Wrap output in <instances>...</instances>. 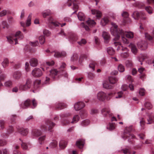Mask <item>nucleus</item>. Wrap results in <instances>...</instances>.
I'll return each instance as SVG.
<instances>
[{
    "mask_svg": "<svg viewBox=\"0 0 154 154\" xmlns=\"http://www.w3.org/2000/svg\"><path fill=\"white\" fill-rule=\"evenodd\" d=\"M112 27L110 29V31L112 34L115 37L116 40L119 39V37L121 36L122 40L123 43L125 44H128L129 41L125 37V32L122 29H117V26L113 23H112Z\"/></svg>",
    "mask_w": 154,
    "mask_h": 154,
    "instance_id": "f257e3e1",
    "label": "nucleus"
},
{
    "mask_svg": "<svg viewBox=\"0 0 154 154\" xmlns=\"http://www.w3.org/2000/svg\"><path fill=\"white\" fill-rule=\"evenodd\" d=\"M8 42L11 44L16 45L17 44V39H22L23 35L21 34L20 31H17L15 34H11L7 37Z\"/></svg>",
    "mask_w": 154,
    "mask_h": 154,
    "instance_id": "f03ea898",
    "label": "nucleus"
},
{
    "mask_svg": "<svg viewBox=\"0 0 154 154\" xmlns=\"http://www.w3.org/2000/svg\"><path fill=\"white\" fill-rule=\"evenodd\" d=\"M113 93H110L106 94L105 92L101 91L99 92L97 94V99L100 101H104L106 100H109L113 95Z\"/></svg>",
    "mask_w": 154,
    "mask_h": 154,
    "instance_id": "7ed1b4c3",
    "label": "nucleus"
},
{
    "mask_svg": "<svg viewBox=\"0 0 154 154\" xmlns=\"http://www.w3.org/2000/svg\"><path fill=\"white\" fill-rule=\"evenodd\" d=\"M55 124L53 122H51L49 120L47 121L45 124H43L40 127L41 128L42 130H45L46 129L47 127L46 125L48 126V130L51 131L52 129L53 126H54Z\"/></svg>",
    "mask_w": 154,
    "mask_h": 154,
    "instance_id": "20e7f679",
    "label": "nucleus"
},
{
    "mask_svg": "<svg viewBox=\"0 0 154 154\" xmlns=\"http://www.w3.org/2000/svg\"><path fill=\"white\" fill-rule=\"evenodd\" d=\"M31 81L30 79H27L26 83L23 85H21L19 86V88L21 90L25 91L30 88L31 87Z\"/></svg>",
    "mask_w": 154,
    "mask_h": 154,
    "instance_id": "39448f33",
    "label": "nucleus"
},
{
    "mask_svg": "<svg viewBox=\"0 0 154 154\" xmlns=\"http://www.w3.org/2000/svg\"><path fill=\"white\" fill-rule=\"evenodd\" d=\"M32 74L35 77H39L42 75L43 73L40 69L35 68L32 71Z\"/></svg>",
    "mask_w": 154,
    "mask_h": 154,
    "instance_id": "423d86ee",
    "label": "nucleus"
},
{
    "mask_svg": "<svg viewBox=\"0 0 154 154\" xmlns=\"http://www.w3.org/2000/svg\"><path fill=\"white\" fill-rule=\"evenodd\" d=\"M54 53V57L57 58L62 57H65L66 55V53L64 51L60 52L56 51H54L51 52V54Z\"/></svg>",
    "mask_w": 154,
    "mask_h": 154,
    "instance_id": "0eeeda50",
    "label": "nucleus"
},
{
    "mask_svg": "<svg viewBox=\"0 0 154 154\" xmlns=\"http://www.w3.org/2000/svg\"><path fill=\"white\" fill-rule=\"evenodd\" d=\"M85 106V103L81 101L75 103L74 105V107L76 111L79 110Z\"/></svg>",
    "mask_w": 154,
    "mask_h": 154,
    "instance_id": "6e6552de",
    "label": "nucleus"
},
{
    "mask_svg": "<svg viewBox=\"0 0 154 154\" xmlns=\"http://www.w3.org/2000/svg\"><path fill=\"white\" fill-rule=\"evenodd\" d=\"M91 13L93 15H94L96 18L99 19L102 16V13L100 11L93 9L91 10Z\"/></svg>",
    "mask_w": 154,
    "mask_h": 154,
    "instance_id": "1a4fd4ad",
    "label": "nucleus"
},
{
    "mask_svg": "<svg viewBox=\"0 0 154 154\" xmlns=\"http://www.w3.org/2000/svg\"><path fill=\"white\" fill-rule=\"evenodd\" d=\"M102 114L104 116H106L107 114H108L109 116H111L112 114L110 112L109 108L108 107H106L103 108L101 110Z\"/></svg>",
    "mask_w": 154,
    "mask_h": 154,
    "instance_id": "9d476101",
    "label": "nucleus"
},
{
    "mask_svg": "<svg viewBox=\"0 0 154 154\" xmlns=\"http://www.w3.org/2000/svg\"><path fill=\"white\" fill-rule=\"evenodd\" d=\"M69 40L70 42L73 43L78 40V37L75 34L70 33L69 35Z\"/></svg>",
    "mask_w": 154,
    "mask_h": 154,
    "instance_id": "9b49d317",
    "label": "nucleus"
},
{
    "mask_svg": "<svg viewBox=\"0 0 154 154\" xmlns=\"http://www.w3.org/2000/svg\"><path fill=\"white\" fill-rule=\"evenodd\" d=\"M102 36L104 39L105 42L106 43H108L110 38L109 34L107 32H103Z\"/></svg>",
    "mask_w": 154,
    "mask_h": 154,
    "instance_id": "f8f14e48",
    "label": "nucleus"
},
{
    "mask_svg": "<svg viewBox=\"0 0 154 154\" xmlns=\"http://www.w3.org/2000/svg\"><path fill=\"white\" fill-rule=\"evenodd\" d=\"M58 71L56 69H53L50 71L49 76L53 79H54L57 76Z\"/></svg>",
    "mask_w": 154,
    "mask_h": 154,
    "instance_id": "ddd939ff",
    "label": "nucleus"
},
{
    "mask_svg": "<svg viewBox=\"0 0 154 154\" xmlns=\"http://www.w3.org/2000/svg\"><path fill=\"white\" fill-rule=\"evenodd\" d=\"M143 12H139L137 11H134V12L132 15V16L133 18L136 20H138L139 18H140L141 14Z\"/></svg>",
    "mask_w": 154,
    "mask_h": 154,
    "instance_id": "4468645a",
    "label": "nucleus"
},
{
    "mask_svg": "<svg viewBox=\"0 0 154 154\" xmlns=\"http://www.w3.org/2000/svg\"><path fill=\"white\" fill-rule=\"evenodd\" d=\"M128 46L131 48V51L132 53L135 54L137 52V49L136 46L132 43H130L128 45Z\"/></svg>",
    "mask_w": 154,
    "mask_h": 154,
    "instance_id": "2eb2a0df",
    "label": "nucleus"
},
{
    "mask_svg": "<svg viewBox=\"0 0 154 154\" xmlns=\"http://www.w3.org/2000/svg\"><path fill=\"white\" fill-rule=\"evenodd\" d=\"M30 63L31 66L35 67L38 65V61L36 59L33 58L30 60Z\"/></svg>",
    "mask_w": 154,
    "mask_h": 154,
    "instance_id": "dca6fc26",
    "label": "nucleus"
},
{
    "mask_svg": "<svg viewBox=\"0 0 154 154\" xmlns=\"http://www.w3.org/2000/svg\"><path fill=\"white\" fill-rule=\"evenodd\" d=\"M31 103L30 100L27 99L25 101L24 103L21 105V107L23 109H26L30 106Z\"/></svg>",
    "mask_w": 154,
    "mask_h": 154,
    "instance_id": "f3484780",
    "label": "nucleus"
},
{
    "mask_svg": "<svg viewBox=\"0 0 154 154\" xmlns=\"http://www.w3.org/2000/svg\"><path fill=\"white\" fill-rule=\"evenodd\" d=\"M85 143L84 140L82 139H80L76 141V144L79 148H82Z\"/></svg>",
    "mask_w": 154,
    "mask_h": 154,
    "instance_id": "a211bd4d",
    "label": "nucleus"
},
{
    "mask_svg": "<svg viewBox=\"0 0 154 154\" xmlns=\"http://www.w3.org/2000/svg\"><path fill=\"white\" fill-rule=\"evenodd\" d=\"M67 143L66 141L64 140H61L59 143V146L61 149L65 148L67 145Z\"/></svg>",
    "mask_w": 154,
    "mask_h": 154,
    "instance_id": "6ab92c4d",
    "label": "nucleus"
},
{
    "mask_svg": "<svg viewBox=\"0 0 154 154\" xmlns=\"http://www.w3.org/2000/svg\"><path fill=\"white\" fill-rule=\"evenodd\" d=\"M21 74L20 72H16L14 73L13 75V78L16 80L19 79L21 76Z\"/></svg>",
    "mask_w": 154,
    "mask_h": 154,
    "instance_id": "aec40b11",
    "label": "nucleus"
},
{
    "mask_svg": "<svg viewBox=\"0 0 154 154\" xmlns=\"http://www.w3.org/2000/svg\"><path fill=\"white\" fill-rule=\"evenodd\" d=\"M86 23L90 27H93L96 24V23L93 20L90 19L86 21Z\"/></svg>",
    "mask_w": 154,
    "mask_h": 154,
    "instance_id": "412c9836",
    "label": "nucleus"
},
{
    "mask_svg": "<svg viewBox=\"0 0 154 154\" xmlns=\"http://www.w3.org/2000/svg\"><path fill=\"white\" fill-rule=\"evenodd\" d=\"M147 57L146 55L145 54H141L138 57V60L139 62H141L140 64L141 65L142 64V62L146 59Z\"/></svg>",
    "mask_w": 154,
    "mask_h": 154,
    "instance_id": "4be33fe9",
    "label": "nucleus"
},
{
    "mask_svg": "<svg viewBox=\"0 0 154 154\" xmlns=\"http://www.w3.org/2000/svg\"><path fill=\"white\" fill-rule=\"evenodd\" d=\"M19 133L23 136L26 135L28 132V130L27 129L21 128L18 131Z\"/></svg>",
    "mask_w": 154,
    "mask_h": 154,
    "instance_id": "5701e85b",
    "label": "nucleus"
},
{
    "mask_svg": "<svg viewBox=\"0 0 154 154\" xmlns=\"http://www.w3.org/2000/svg\"><path fill=\"white\" fill-rule=\"evenodd\" d=\"M48 23L50 24H52L55 26H58L59 25L57 22H53V19L51 17H49L48 19Z\"/></svg>",
    "mask_w": 154,
    "mask_h": 154,
    "instance_id": "b1692460",
    "label": "nucleus"
},
{
    "mask_svg": "<svg viewBox=\"0 0 154 154\" xmlns=\"http://www.w3.org/2000/svg\"><path fill=\"white\" fill-rule=\"evenodd\" d=\"M109 22V20L108 18L105 17L102 19L101 20V25L104 26L107 24Z\"/></svg>",
    "mask_w": 154,
    "mask_h": 154,
    "instance_id": "393cba45",
    "label": "nucleus"
},
{
    "mask_svg": "<svg viewBox=\"0 0 154 154\" xmlns=\"http://www.w3.org/2000/svg\"><path fill=\"white\" fill-rule=\"evenodd\" d=\"M32 133L34 136L38 137L41 135L42 132L38 129H36L33 130Z\"/></svg>",
    "mask_w": 154,
    "mask_h": 154,
    "instance_id": "a878e982",
    "label": "nucleus"
},
{
    "mask_svg": "<svg viewBox=\"0 0 154 154\" xmlns=\"http://www.w3.org/2000/svg\"><path fill=\"white\" fill-rule=\"evenodd\" d=\"M42 15L44 17H46L47 16H49L51 14L50 10H45L42 12Z\"/></svg>",
    "mask_w": 154,
    "mask_h": 154,
    "instance_id": "bb28decb",
    "label": "nucleus"
},
{
    "mask_svg": "<svg viewBox=\"0 0 154 154\" xmlns=\"http://www.w3.org/2000/svg\"><path fill=\"white\" fill-rule=\"evenodd\" d=\"M77 16L79 19L80 21H84L85 18V16L84 14L82 12H79Z\"/></svg>",
    "mask_w": 154,
    "mask_h": 154,
    "instance_id": "cd10ccee",
    "label": "nucleus"
},
{
    "mask_svg": "<svg viewBox=\"0 0 154 154\" xmlns=\"http://www.w3.org/2000/svg\"><path fill=\"white\" fill-rule=\"evenodd\" d=\"M77 0H73L72 2L73 4V9L74 10H75V11L74 12L73 14H74L78 10L79 6L76 3Z\"/></svg>",
    "mask_w": 154,
    "mask_h": 154,
    "instance_id": "c85d7f7f",
    "label": "nucleus"
},
{
    "mask_svg": "<svg viewBox=\"0 0 154 154\" xmlns=\"http://www.w3.org/2000/svg\"><path fill=\"white\" fill-rule=\"evenodd\" d=\"M9 60L7 58L4 59L2 63V65L3 67L4 68H6L8 65Z\"/></svg>",
    "mask_w": 154,
    "mask_h": 154,
    "instance_id": "c756f323",
    "label": "nucleus"
},
{
    "mask_svg": "<svg viewBox=\"0 0 154 154\" xmlns=\"http://www.w3.org/2000/svg\"><path fill=\"white\" fill-rule=\"evenodd\" d=\"M103 87L104 88L107 89H109L111 88L112 86L110 85L108 81H105L103 83Z\"/></svg>",
    "mask_w": 154,
    "mask_h": 154,
    "instance_id": "7c9ffc66",
    "label": "nucleus"
},
{
    "mask_svg": "<svg viewBox=\"0 0 154 154\" xmlns=\"http://www.w3.org/2000/svg\"><path fill=\"white\" fill-rule=\"evenodd\" d=\"M140 22L141 23H143L144 24L146 23L147 22V18L145 15L143 13H142L141 14V16L140 17Z\"/></svg>",
    "mask_w": 154,
    "mask_h": 154,
    "instance_id": "2f4dec72",
    "label": "nucleus"
},
{
    "mask_svg": "<svg viewBox=\"0 0 154 154\" xmlns=\"http://www.w3.org/2000/svg\"><path fill=\"white\" fill-rule=\"evenodd\" d=\"M118 80V79L115 77H110L109 78V81L111 84H115Z\"/></svg>",
    "mask_w": 154,
    "mask_h": 154,
    "instance_id": "473e14b6",
    "label": "nucleus"
},
{
    "mask_svg": "<svg viewBox=\"0 0 154 154\" xmlns=\"http://www.w3.org/2000/svg\"><path fill=\"white\" fill-rule=\"evenodd\" d=\"M21 146L23 149H28L30 146V144L28 143H23L21 144Z\"/></svg>",
    "mask_w": 154,
    "mask_h": 154,
    "instance_id": "72a5a7b5",
    "label": "nucleus"
},
{
    "mask_svg": "<svg viewBox=\"0 0 154 154\" xmlns=\"http://www.w3.org/2000/svg\"><path fill=\"white\" fill-rule=\"evenodd\" d=\"M66 105V104L64 103H60L56 104V107L57 109H61L64 108Z\"/></svg>",
    "mask_w": 154,
    "mask_h": 154,
    "instance_id": "f704fd0d",
    "label": "nucleus"
},
{
    "mask_svg": "<svg viewBox=\"0 0 154 154\" xmlns=\"http://www.w3.org/2000/svg\"><path fill=\"white\" fill-rule=\"evenodd\" d=\"M107 51L108 53L110 55H112L115 54L114 50L111 47H109L107 48Z\"/></svg>",
    "mask_w": 154,
    "mask_h": 154,
    "instance_id": "c9c22d12",
    "label": "nucleus"
},
{
    "mask_svg": "<svg viewBox=\"0 0 154 154\" xmlns=\"http://www.w3.org/2000/svg\"><path fill=\"white\" fill-rule=\"evenodd\" d=\"M32 17V14H30L29 15L27 20L26 25V26H29L31 24V21Z\"/></svg>",
    "mask_w": 154,
    "mask_h": 154,
    "instance_id": "e433bc0d",
    "label": "nucleus"
},
{
    "mask_svg": "<svg viewBox=\"0 0 154 154\" xmlns=\"http://www.w3.org/2000/svg\"><path fill=\"white\" fill-rule=\"evenodd\" d=\"M125 35L128 38H133L134 37V33L131 32H126Z\"/></svg>",
    "mask_w": 154,
    "mask_h": 154,
    "instance_id": "4c0bfd02",
    "label": "nucleus"
},
{
    "mask_svg": "<svg viewBox=\"0 0 154 154\" xmlns=\"http://www.w3.org/2000/svg\"><path fill=\"white\" fill-rule=\"evenodd\" d=\"M118 70L121 72H123L125 71V67L122 64H119L118 67Z\"/></svg>",
    "mask_w": 154,
    "mask_h": 154,
    "instance_id": "58836bf2",
    "label": "nucleus"
},
{
    "mask_svg": "<svg viewBox=\"0 0 154 154\" xmlns=\"http://www.w3.org/2000/svg\"><path fill=\"white\" fill-rule=\"evenodd\" d=\"M90 121L88 120H84L81 122V125L83 126H87L89 125Z\"/></svg>",
    "mask_w": 154,
    "mask_h": 154,
    "instance_id": "ea45409f",
    "label": "nucleus"
},
{
    "mask_svg": "<svg viewBox=\"0 0 154 154\" xmlns=\"http://www.w3.org/2000/svg\"><path fill=\"white\" fill-rule=\"evenodd\" d=\"M79 117L78 115H75L73 117L72 123H76L79 120Z\"/></svg>",
    "mask_w": 154,
    "mask_h": 154,
    "instance_id": "a19ab883",
    "label": "nucleus"
},
{
    "mask_svg": "<svg viewBox=\"0 0 154 154\" xmlns=\"http://www.w3.org/2000/svg\"><path fill=\"white\" fill-rule=\"evenodd\" d=\"M78 56L77 54H74L71 57V60L73 61H76L78 60Z\"/></svg>",
    "mask_w": 154,
    "mask_h": 154,
    "instance_id": "79ce46f5",
    "label": "nucleus"
},
{
    "mask_svg": "<svg viewBox=\"0 0 154 154\" xmlns=\"http://www.w3.org/2000/svg\"><path fill=\"white\" fill-rule=\"evenodd\" d=\"M57 145V142L56 140H54L50 144V146L51 148L55 147Z\"/></svg>",
    "mask_w": 154,
    "mask_h": 154,
    "instance_id": "37998d69",
    "label": "nucleus"
},
{
    "mask_svg": "<svg viewBox=\"0 0 154 154\" xmlns=\"http://www.w3.org/2000/svg\"><path fill=\"white\" fill-rule=\"evenodd\" d=\"M39 41L41 44L42 45L45 42V39L43 36H40L39 38Z\"/></svg>",
    "mask_w": 154,
    "mask_h": 154,
    "instance_id": "c03bdc74",
    "label": "nucleus"
},
{
    "mask_svg": "<svg viewBox=\"0 0 154 154\" xmlns=\"http://www.w3.org/2000/svg\"><path fill=\"white\" fill-rule=\"evenodd\" d=\"M148 124H150L153 122H154V116H152V117H149L148 119H147Z\"/></svg>",
    "mask_w": 154,
    "mask_h": 154,
    "instance_id": "a18cd8bd",
    "label": "nucleus"
},
{
    "mask_svg": "<svg viewBox=\"0 0 154 154\" xmlns=\"http://www.w3.org/2000/svg\"><path fill=\"white\" fill-rule=\"evenodd\" d=\"M2 28L3 29H8L9 28V25L5 21H3L2 22Z\"/></svg>",
    "mask_w": 154,
    "mask_h": 154,
    "instance_id": "49530a36",
    "label": "nucleus"
},
{
    "mask_svg": "<svg viewBox=\"0 0 154 154\" xmlns=\"http://www.w3.org/2000/svg\"><path fill=\"white\" fill-rule=\"evenodd\" d=\"M45 139V136H44L39 137L38 138V141L40 144H41L43 143Z\"/></svg>",
    "mask_w": 154,
    "mask_h": 154,
    "instance_id": "de8ad7c7",
    "label": "nucleus"
},
{
    "mask_svg": "<svg viewBox=\"0 0 154 154\" xmlns=\"http://www.w3.org/2000/svg\"><path fill=\"white\" fill-rule=\"evenodd\" d=\"M114 44L115 46H118L117 48L118 50H119L122 47L121 46V43L120 42H115Z\"/></svg>",
    "mask_w": 154,
    "mask_h": 154,
    "instance_id": "09e8293b",
    "label": "nucleus"
},
{
    "mask_svg": "<svg viewBox=\"0 0 154 154\" xmlns=\"http://www.w3.org/2000/svg\"><path fill=\"white\" fill-rule=\"evenodd\" d=\"M145 107L148 109H150L152 107V105L149 102H146L145 104Z\"/></svg>",
    "mask_w": 154,
    "mask_h": 154,
    "instance_id": "8fccbe9b",
    "label": "nucleus"
},
{
    "mask_svg": "<svg viewBox=\"0 0 154 154\" xmlns=\"http://www.w3.org/2000/svg\"><path fill=\"white\" fill-rule=\"evenodd\" d=\"M30 45L33 47H36L38 46L39 45V43L37 41L33 42H30L29 43Z\"/></svg>",
    "mask_w": 154,
    "mask_h": 154,
    "instance_id": "3c124183",
    "label": "nucleus"
},
{
    "mask_svg": "<svg viewBox=\"0 0 154 154\" xmlns=\"http://www.w3.org/2000/svg\"><path fill=\"white\" fill-rule=\"evenodd\" d=\"M77 43L79 45H82L86 43V41L85 39H82L80 41L78 42Z\"/></svg>",
    "mask_w": 154,
    "mask_h": 154,
    "instance_id": "603ef678",
    "label": "nucleus"
},
{
    "mask_svg": "<svg viewBox=\"0 0 154 154\" xmlns=\"http://www.w3.org/2000/svg\"><path fill=\"white\" fill-rule=\"evenodd\" d=\"M43 33L44 35L47 36H49L51 34V33L50 31L48 30L47 29L44 30L43 31Z\"/></svg>",
    "mask_w": 154,
    "mask_h": 154,
    "instance_id": "864d4df0",
    "label": "nucleus"
},
{
    "mask_svg": "<svg viewBox=\"0 0 154 154\" xmlns=\"http://www.w3.org/2000/svg\"><path fill=\"white\" fill-rule=\"evenodd\" d=\"M126 79L127 81L132 82L133 81V79L131 75H127L126 76Z\"/></svg>",
    "mask_w": 154,
    "mask_h": 154,
    "instance_id": "5fc2aeb1",
    "label": "nucleus"
},
{
    "mask_svg": "<svg viewBox=\"0 0 154 154\" xmlns=\"http://www.w3.org/2000/svg\"><path fill=\"white\" fill-rule=\"evenodd\" d=\"M6 76L4 74L0 75V86H2V84L1 83V81L4 80Z\"/></svg>",
    "mask_w": 154,
    "mask_h": 154,
    "instance_id": "6e6d98bb",
    "label": "nucleus"
},
{
    "mask_svg": "<svg viewBox=\"0 0 154 154\" xmlns=\"http://www.w3.org/2000/svg\"><path fill=\"white\" fill-rule=\"evenodd\" d=\"M145 10L149 14L152 13V9L150 6L146 7L145 8Z\"/></svg>",
    "mask_w": 154,
    "mask_h": 154,
    "instance_id": "4d7b16f0",
    "label": "nucleus"
},
{
    "mask_svg": "<svg viewBox=\"0 0 154 154\" xmlns=\"http://www.w3.org/2000/svg\"><path fill=\"white\" fill-rule=\"evenodd\" d=\"M12 85V82L11 81H8L6 82L4 85L6 87H9Z\"/></svg>",
    "mask_w": 154,
    "mask_h": 154,
    "instance_id": "13d9d810",
    "label": "nucleus"
},
{
    "mask_svg": "<svg viewBox=\"0 0 154 154\" xmlns=\"http://www.w3.org/2000/svg\"><path fill=\"white\" fill-rule=\"evenodd\" d=\"M7 11L6 10H4L0 12V17H3L6 15Z\"/></svg>",
    "mask_w": 154,
    "mask_h": 154,
    "instance_id": "bf43d9fd",
    "label": "nucleus"
},
{
    "mask_svg": "<svg viewBox=\"0 0 154 154\" xmlns=\"http://www.w3.org/2000/svg\"><path fill=\"white\" fill-rule=\"evenodd\" d=\"M95 63L93 62L90 63L89 65V67L91 68V70L93 71L94 70V67L95 66Z\"/></svg>",
    "mask_w": 154,
    "mask_h": 154,
    "instance_id": "052dcab7",
    "label": "nucleus"
},
{
    "mask_svg": "<svg viewBox=\"0 0 154 154\" xmlns=\"http://www.w3.org/2000/svg\"><path fill=\"white\" fill-rule=\"evenodd\" d=\"M129 137V138H131H131H134V135H133V134L130 135V134H127L126 133H125L124 134V136H122V137L123 138H124L125 137L126 138H127V137Z\"/></svg>",
    "mask_w": 154,
    "mask_h": 154,
    "instance_id": "680f3d73",
    "label": "nucleus"
},
{
    "mask_svg": "<svg viewBox=\"0 0 154 154\" xmlns=\"http://www.w3.org/2000/svg\"><path fill=\"white\" fill-rule=\"evenodd\" d=\"M7 142L5 140H0V146H3L6 145Z\"/></svg>",
    "mask_w": 154,
    "mask_h": 154,
    "instance_id": "e2e57ef3",
    "label": "nucleus"
},
{
    "mask_svg": "<svg viewBox=\"0 0 154 154\" xmlns=\"http://www.w3.org/2000/svg\"><path fill=\"white\" fill-rule=\"evenodd\" d=\"M81 25L82 27H84L86 31H89V30L90 29L88 26H87L85 25L84 23H81Z\"/></svg>",
    "mask_w": 154,
    "mask_h": 154,
    "instance_id": "0e129e2a",
    "label": "nucleus"
},
{
    "mask_svg": "<svg viewBox=\"0 0 154 154\" xmlns=\"http://www.w3.org/2000/svg\"><path fill=\"white\" fill-rule=\"evenodd\" d=\"M138 72L141 74L143 73L145 71V69L144 68L140 67L138 69Z\"/></svg>",
    "mask_w": 154,
    "mask_h": 154,
    "instance_id": "69168bd1",
    "label": "nucleus"
},
{
    "mask_svg": "<svg viewBox=\"0 0 154 154\" xmlns=\"http://www.w3.org/2000/svg\"><path fill=\"white\" fill-rule=\"evenodd\" d=\"M145 37L146 39L149 40H151L152 39V37L147 33H145Z\"/></svg>",
    "mask_w": 154,
    "mask_h": 154,
    "instance_id": "338daca9",
    "label": "nucleus"
},
{
    "mask_svg": "<svg viewBox=\"0 0 154 154\" xmlns=\"http://www.w3.org/2000/svg\"><path fill=\"white\" fill-rule=\"evenodd\" d=\"M139 93L140 95L142 96H143L145 94V90L143 88L140 89Z\"/></svg>",
    "mask_w": 154,
    "mask_h": 154,
    "instance_id": "774afa93",
    "label": "nucleus"
}]
</instances>
